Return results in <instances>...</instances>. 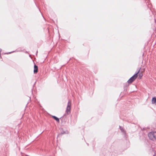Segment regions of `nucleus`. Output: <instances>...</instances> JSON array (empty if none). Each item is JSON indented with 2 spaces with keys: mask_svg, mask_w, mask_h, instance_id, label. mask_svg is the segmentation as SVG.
I'll return each instance as SVG.
<instances>
[{
  "mask_svg": "<svg viewBox=\"0 0 156 156\" xmlns=\"http://www.w3.org/2000/svg\"><path fill=\"white\" fill-rule=\"evenodd\" d=\"M65 133V132H62L61 133L62 134H64Z\"/></svg>",
  "mask_w": 156,
  "mask_h": 156,
  "instance_id": "f8f14e48",
  "label": "nucleus"
},
{
  "mask_svg": "<svg viewBox=\"0 0 156 156\" xmlns=\"http://www.w3.org/2000/svg\"><path fill=\"white\" fill-rule=\"evenodd\" d=\"M149 139L153 141H156V132H151L148 134Z\"/></svg>",
  "mask_w": 156,
  "mask_h": 156,
  "instance_id": "f03ea898",
  "label": "nucleus"
},
{
  "mask_svg": "<svg viewBox=\"0 0 156 156\" xmlns=\"http://www.w3.org/2000/svg\"><path fill=\"white\" fill-rule=\"evenodd\" d=\"M52 117L57 122H59V119L55 116H52Z\"/></svg>",
  "mask_w": 156,
  "mask_h": 156,
  "instance_id": "423d86ee",
  "label": "nucleus"
},
{
  "mask_svg": "<svg viewBox=\"0 0 156 156\" xmlns=\"http://www.w3.org/2000/svg\"><path fill=\"white\" fill-rule=\"evenodd\" d=\"M19 150H20V147H18Z\"/></svg>",
  "mask_w": 156,
  "mask_h": 156,
  "instance_id": "4468645a",
  "label": "nucleus"
},
{
  "mask_svg": "<svg viewBox=\"0 0 156 156\" xmlns=\"http://www.w3.org/2000/svg\"><path fill=\"white\" fill-rule=\"evenodd\" d=\"M119 127L120 129V130H121L122 132L124 130H125L122 127H121V126H119Z\"/></svg>",
  "mask_w": 156,
  "mask_h": 156,
  "instance_id": "6e6552de",
  "label": "nucleus"
},
{
  "mask_svg": "<svg viewBox=\"0 0 156 156\" xmlns=\"http://www.w3.org/2000/svg\"><path fill=\"white\" fill-rule=\"evenodd\" d=\"M18 137L19 139H20V136H19V135H18Z\"/></svg>",
  "mask_w": 156,
  "mask_h": 156,
  "instance_id": "ddd939ff",
  "label": "nucleus"
},
{
  "mask_svg": "<svg viewBox=\"0 0 156 156\" xmlns=\"http://www.w3.org/2000/svg\"><path fill=\"white\" fill-rule=\"evenodd\" d=\"M71 104V101H69L68 102V105L66 110V113L67 115H69L70 113Z\"/></svg>",
  "mask_w": 156,
  "mask_h": 156,
  "instance_id": "7ed1b4c3",
  "label": "nucleus"
},
{
  "mask_svg": "<svg viewBox=\"0 0 156 156\" xmlns=\"http://www.w3.org/2000/svg\"><path fill=\"white\" fill-rule=\"evenodd\" d=\"M122 133L125 136L126 135V131L125 130H124L122 132Z\"/></svg>",
  "mask_w": 156,
  "mask_h": 156,
  "instance_id": "1a4fd4ad",
  "label": "nucleus"
},
{
  "mask_svg": "<svg viewBox=\"0 0 156 156\" xmlns=\"http://www.w3.org/2000/svg\"><path fill=\"white\" fill-rule=\"evenodd\" d=\"M15 51H11V52H7V53H5V54H10L11 53H12L13 52H14Z\"/></svg>",
  "mask_w": 156,
  "mask_h": 156,
  "instance_id": "9d476101",
  "label": "nucleus"
},
{
  "mask_svg": "<svg viewBox=\"0 0 156 156\" xmlns=\"http://www.w3.org/2000/svg\"><path fill=\"white\" fill-rule=\"evenodd\" d=\"M138 76H139L138 78L139 79H141V78L142 77L143 75L142 73L141 72L140 73V72L139 73H138Z\"/></svg>",
  "mask_w": 156,
  "mask_h": 156,
  "instance_id": "0eeeda50",
  "label": "nucleus"
},
{
  "mask_svg": "<svg viewBox=\"0 0 156 156\" xmlns=\"http://www.w3.org/2000/svg\"><path fill=\"white\" fill-rule=\"evenodd\" d=\"M153 156H154V155H153Z\"/></svg>",
  "mask_w": 156,
  "mask_h": 156,
  "instance_id": "2eb2a0df",
  "label": "nucleus"
},
{
  "mask_svg": "<svg viewBox=\"0 0 156 156\" xmlns=\"http://www.w3.org/2000/svg\"><path fill=\"white\" fill-rule=\"evenodd\" d=\"M141 69V68H139L138 71L133 76L131 77L127 81V82L129 83H131L133 82L137 77L138 73H139L140 72V70Z\"/></svg>",
  "mask_w": 156,
  "mask_h": 156,
  "instance_id": "f257e3e1",
  "label": "nucleus"
},
{
  "mask_svg": "<svg viewBox=\"0 0 156 156\" xmlns=\"http://www.w3.org/2000/svg\"><path fill=\"white\" fill-rule=\"evenodd\" d=\"M151 101L152 104H155L156 105V98L155 97L152 98Z\"/></svg>",
  "mask_w": 156,
  "mask_h": 156,
  "instance_id": "39448f33",
  "label": "nucleus"
},
{
  "mask_svg": "<svg viewBox=\"0 0 156 156\" xmlns=\"http://www.w3.org/2000/svg\"><path fill=\"white\" fill-rule=\"evenodd\" d=\"M38 66L34 64V73H37L38 72Z\"/></svg>",
  "mask_w": 156,
  "mask_h": 156,
  "instance_id": "20e7f679",
  "label": "nucleus"
},
{
  "mask_svg": "<svg viewBox=\"0 0 156 156\" xmlns=\"http://www.w3.org/2000/svg\"><path fill=\"white\" fill-rule=\"evenodd\" d=\"M2 49L0 48V58L1 57V53L2 52Z\"/></svg>",
  "mask_w": 156,
  "mask_h": 156,
  "instance_id": "9b49d317",
  "label": "nucleus"
}]
</instances>
